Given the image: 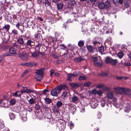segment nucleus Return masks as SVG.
Returning a JSON list of instances; mask_svg holds the SVG:
<instances>
[{"label": "nucleus", "mask_w": 131, "mask_h": 131, "mask_svg": "<svg viewBox=\"0 0 131 131\" xmlns=\"http://www.w3.org/2000/svg\"><path fill=\"white\" fill-rule=\"evenodd\" d=\"M28 102L30 104H32L35 103V100L33 98H32L28 100Z\"/></svg>", "instance_id": "35"}, {"label": "nucleus", "mask_w": 131, "mask_h": 131, "mask_svg": "<svg viewBox=\"0 0 131 131\" xmlns=\"http://www.w3.org/2000/svg\"><path fill=\"white\" fill-rule=\"evenodd\" d=\"M46 103L47 104L51 102V100L48 98H46L45 99Z\"/></svg>", "instance_id": "44"}, {"label": "nucleus", "mask_w": 131, "mask_h": 131, "mask_svg": "<svg viewBox=\"0 0 131 131\" xmlns=\"http://www.w3.org/2000/svg\"><path fill=\"white\" fill-rule=\"evenodd\" d=\"M60 47L61 49H64L65 48V47L63 46V45H60Z\"/></svg>", "instance_id": "64"}, {"label": "nucleus", "mask_w": 131, "mask_h": 131, "mask_svg": "<svg viewBox=\"0 0 131 131\" xmlns=\"http://www.w3.org/2000/svg\"><path fill=\"white\" fill-rule=\"evenodd\" d=\"M31 56L34 58H38L39 56V52H31Z\"/></svg>", "instance_id": "15"}, {"label": "nucleus", "mask_w": 131, "mask_h": 131, "mask_svg": "<svg viewBox=\"0 0 131 131\" xmlns=\"http://www.w3.org/2000/svg\"><path fill=\"white\" fill-rule=\"evenodd\" d=\"M73 77L71 74H69L68 75L67 80L69 81H72Z\"/></svg>", "instance_id": "33"}, {"label": "nucleus", "mask_w": 131, "mask_h": 131, "mask_svg": "<svg viewBox=\"0 0 131 131\" xmlns=\"http://www.w3.org/2000/svg\"><path fill=\"white\" fill-rule=\"evenodd\" d=\"M37 64L36 63H35L34 62H31L29 63H26L25 65L26 66L32 67L33 66H36Z\"/></svg>", "instance_id": "13"}, {"label": "nucleus", "mask_w": 131, "mask_h": 131, "mask_svg": "<svg viewBox=\"0 0 131 131\" xmlns=\"http://www.w3.org/2000/svg\"><path fill=\"white\" fill-rule=\"evenodd\" d=\"M105 61L106 63H110L113 65H115L117 63L116 59H113L112 58L109 57H107L106 58Z\"/></svg>", "instance_id": "3"}, {"label": "nucleus", "mask_w": 131, "mask_h": 131, "mask_svg": "<svg viewBox=\"0 0 131 131\" xmlns=\"http://www.w3.org/2000/svg\"><path fill=\"white\" fill-rule=\"evenodd\" d=\"M9 52L11 54H13L15 56L17 55L16 53V49L14 47H11L9 49Z\"/></svg>", "instance_id": "11"}, {"label": "nucleus", "mask_w": 131, "mask_h": 131, "mask_svg": "<svg viewBox=\"0 0 131 131\" xmlns=\"http://www.w3.org/2000/svg\"><path fill=\"white\" fill-rule=\"evenodd\" d=\"M22 35L18 37L17 39V41L18 43L21 45H23L24 44V41L23 39L22 38Z\"/></svg>", "instance_id": "14"}, {"label": "nucleus", "mask_w": 131, "mask_h": 131, "mask_svg": "<svg viewBox=\"0 0 131 131\" xmlns=\"http://www.w3.org/2000/svg\"><path fill=\"white\" fill-rule=\"evenodd\" d=\"M9 55V54L7 52L6 53H5L2 55V56L3 57H5L6 56H8Z\"/></svg>", "instance_id": "58"}, {"label": "nucleus", "mask_w": 131, "mask_h": 131, "mask_svg": "<svg viewBox=\"0 0 131 131\" xmlns=\"http://www.w3.org/2000/svg\"><path fill=\"white\" fill-rule=\"evenodd\" d=\"M126 47V46L125 45L123 44V45H122L121 46V48L122 49H125V48Z\"/></svg>", "instance_id": "62"}, {"label": "nucleus", "mask_w": 131, "mask_h": 131, "mask_svg": "<svg viewBox=\"0 0 131 131\" xmlns=\"http://www.w3.org/2000/svg\"><path fill=\"white\" fill-rule=\"evenodd\" d=\"M114 89L118 92L123 93L124 88L122 87H117L114 88Z\"/></svg>", "instance_id": "12"}, {"label": "nucleus", "mask_w": 131, "mask_h": 131, "mask_svg": "<svg viewBox=\"0 0 131 131\" xmlns=\"http://www.w3.org/2000/svg\"><path fill=\"white\" fill-rule=\"evenodd\" d=\"M5 126L4 121L0 119V129L4 128Z\"/></svg>", "instance_id": "20"}, {"label": "nucleus", "mask_w": 131, "mask_h": 131, "mask_svg": "<svg viewBox=\"0 0 131 131\" xmlns=\"http://www.w3.org/2000/svg\"><path fill=\"white\" fill-rule=\"evenodd\" d=\"M112 39L110 37H108L107 38V39L106 40V41L107 42L110 41L111 42H112L111 40Z\"/></svg>", "instance_id": "55"}, {"label": "nucleus", "mask_w": 131, "mask_h": 131, "mask_svg": "<svg viewBox=\"0 0 131 131\" xmlns=\"http://www.w3.org/2000/svg\"><path fill=\"white\" fill-rule=\"evenodd\" d=\"M87 77L86 76H80L78 78L80 80H85L86 79Z\"/></svg>", "instance_id": "38"}, {"label": "nucleus", "mask_w": 131, "mask_h": 131, "mask_svg": "<svg viewBox=\"0 0 131 131\" xmlns=\"http://www.w3.org/2000/svg\"><path fill=\"white\" fill-rule=\"evenodd\" d=\"M97 116H98V117H97L99 119L101 118V114L100 113H98V114H97Z\"/></svg>", "instance_id": "60"}, {"label": "nucleus", "mask_w": 131, "mask_h": 131, "mask_svg": "<svg viewBox=\"0 0 131 131\" xmlns=\"http://www.w3.org/2000/svg\"><path fill=\"white\" fill-rule=\"evenodd\" d=\"M72 22H73V20H71V19H69L66 22V23H67V24H69L70 23H72Z\"/></svg>", "instance_id": "57"}, {"label": "nucleus", "mask_w": 131, "mask_h": 131, "mask_svg": "<svg viewBox=\"0 0 131 131\" xmlns=\"http://www.w3.org/2000/svg\"><path fill=\"white\" fill-rule=\"evenodd\" d=\"M131 109V107L130 106H129L125 108V111L127 112H128Z\"/></svg>", "instance_id": "42"}, {"label": "nucleus", "mask_w": 131, "mask_h": 131, "mask_svg": "<svg viewBox=\"0 0 131 131\" xmlns=\"http://www.w3.org/2000/svg\"><path fill=\"white\" fill-rule=\"evenodd\" d=\"M83 60V59H82L81 57H79L75 58L74 59V61L75 62H81Z\"/></svg>", "instance_id": "27"}, {"label": "nucleus", "mask_w": 131, "mask_h": 131, "mask_svg": "<svg viewBox=\"0 0 131 131\" xmlns=\"http://www.w3.org/2000/svg\"><path fill=\"white\" fill-rule=\"evenodd\" d=\"M98 6L100 9H103L105 8V5L103 2H100L98 5Z\"/></svg>", "instance_id": "19"}, {"label": "nucleus", "mask_w": 131, "mask_h": 131, "mask_svg": "<svg viewBox=\"0 0 131 131\" xmlns=\"http://www.w3.org/2000/svg\"><path fill=\"white\" fill-rule=\"evenodd\" d=\"M18 57L23 60L27 59L28 56L26 53H19L18 54Z\"/></svg>", "instance_id": "6"}, {"label": "nucleus", "mask_w": 131, "mask_h": 131, "mask_svg": "<svg viewBox=\"0 0 131 131\" xmlns=\"http://www.w3.org/2000/svg\"><path fill=\"white\" fill-rule=\"evenodd\" d=\"M103 87L104 85L103 84H99L96 86L97 88H102Z\"/></svg>", "instance_id": "52"}, {"label": "nucleus", "mask_w": 131, "mask_h": 131, "mask_svg": "<svg viewBox=\"0 0 131 131\" xmlns=\"http://www.w3.org/2000/svg\"><path fill=\"white\" fill-rule=\"evenodd\" d=\"M54 73V71L53 70H51L50 71V75L51 77L52 76V74H53Z\"/></svg>", "instance_id": "56"}, {"label": "nucleus", "mask_w": 131, "mask_h": 131, "mask_svg": "<svg viewBox=\"0 0 131 131\" xmlns=\"http://www.w3.org/2000/svg\"><path fill=\"white\" fill-rule=\"evenodd\" d=\"M97 91L96 89H93L92 91V93L94 95H96L97 94Z\"/></svg>", "instance_id": "51"}, {"label": "nucleus", "mask_w": 131, "mask_h": 131, "mask_svg": "<svg viewBox=\"0 0 131 131\" xmlns=\"http://www.w3.org/2000/svg\"><path fill=\"white\" fill-rule=\"evenodd\" d=\"M58 89L60 91L62 89L65 90H67L68 89V87L64 84H61L59 86H57Z\"/></svg>", "instance_id": "7"}, {"label": "nucleus", "mask_w": 131, "mask_h": 131, "mask_svg": "<svg viewBox=\"0 0 131 131\" xmlns=\"http://www.w3.org/2000/svg\"><path fill=\"white\" fill-rule=\"evenodd\" d=\"M10 104L11 105H13L15 104L16 102L15 100L14 99H11L10 101Z\"/></svg>", "instance_id": "37"}, {"label": "nucleus", "mask_w": 131, "mask_h": 131, "mask_svg": "<svg viewBox=\"0 0 131 131\" xmlns=\"http://www.w3.org/2000/svg\"><path fill=\"white\" fill-rule=\"evenodd\" d=\"M124 55L122 51H121L118 53L117 54V56L120 58H122Z\"/></svg>", "instance_id": "31"}, {"label": "nucleus", "mask_w": 131, "mask_h": 131, "mask_svg": "<svg viewBox=\"0 0 131 131\" xmlns=\"http://www.w3.org/2000/svg\"><path fill=\"white\" fill-rule=\"evenodd\" d=\"M54 75L58 77L59 76V74L58 73L56 72L54 73Z\"/></svg>", "instance_id": "63"}, {"label": "nucleus", "mask_w": 131, "mask_h": 131, "mask_svg": "<svg viewBox=\"0 0 131 131\" xmlns=\"http://www.w3.org/2000/svg\"><path fill=\"white\" fill-rule=\"evenodd\" d=\"M72 16L74 17L75 18H77L78 16V15L77 13H72L71 14Z\"/></svg>", "instance_id": "49"}, {"label": "nucleus", "mask_w": 131, "mask_h": 131, "mask_svg": "<svg viewBox=\"0 0 131 131\" xmlns=\"http://www.w3.org/2000/svg\"><path fill=\"white\" fill-rule=\"evenodd\" d=\"M84 40H80L78 42V46L79 47H82L84 45Z\"/></svg>", "instance_id": "24"}, {"label": "nucleus", "mask_w": 131, "mask_h": 131, "mask_svg": "<svg viewBox=\"0 0 131 131\" xmlns=\"http://www.w3.org/2000/svg\"><path fill=\"white\" fill-rule=\"evenodd\" d=\"M104 4L105 5V7H106L107 8H108L111 6L110 4L108 1L105 2Z\"/></svg>", "instance_id": "29"}, {"label": "nucleus", "mask_w": 131, "mask_h": 131, "mask_svg": "<svg viewBox=\"0 0 131 131\" xmlns=\"http://www.w3.org/2000/svg\"><path fill=\"white\" fill-rule=\"evenodd\" d=\"M130 91V89H129L124 88L123 93L126 95H129L130 94L129 92Z\"/></svg>", "instance_id": "16"}, {"label": "nucleus", "mask_w": 131, "mask_h": 131, "mask_svg": "<svg viewBox=\"0 0 131 131\" xmlns=\"http://www.w3.org/2000/svg\"><path fill=\"white\" fill-rule=\"evenodd\" d=\"M103 93V92L101 90H99L97 91V94L98 95L100 96Z\"/></svg>", "instance_id": "50"}, {"label": "nucleus", "mask_w": 131, "mask_h": 131, "mask_svg": "<svg viewBox=\"0 0 131 131\" xmlns=\"http://www.w3.org/2000/svg\"><path fill=\"white\" fill-rule=\"evenodd\" d=\"M69 84L72 88H77L79 86L78 84L75 83H70Z\"/></svg>", "instance_id": "21"}, {"label": "nucleus", "mask_w": 131, "mask_h": 131, "mask_svg": "<svg viewBox=\"0 0 131 131\" xmlns=\"http://www.w3.org/2000/svg\"><path fill=\"white\" fill-rule=\"evenodd\" d=\"M78 76L81 74V72L80 71H76Z\"/></svg>", "instance_id": "61"}, {"label": "nucleus", "mask_w": 131, "mask_h": 131, "mask_svg": "<svg viewBox=\"0 0 131 131\" xmlns=\"http://www.w3.org/2000/svg\"><path fill=\"white\" fill-rule=\"evenodd\" d=\"M13 96L18 97L20 96L21 95V93H20V91H16L15 93H13Z\"/></svg>", "instance_id": "17"}, {"label": "nucleus", "mask_w": 131, "mask_h": 131, "mask_svg": "<svg viewBox=\"0 0 131 131\" xmlns=\"http://www.w3.org/2000/svg\"><path fill=\"white\" fill-rule=\"evenodd\" d=\"M10 119L13 120L15 118V115L13 113H10L9 114Z\"/></svg>", "instance_id": "34"}, {"label": "nucleus", "mask_w": 131, "mask_h": 131, "mask_svg": "<svg viewBox=\"0 0 131 131\" xmlns=\"http://www.w3.org/2000/svg\"><path fill=\"white\" fill-rule=\"evenodd\" d=\"M10 26L9 25H5L3 27L4 29H5L6 30L8 31L10 28Z\"/></svg>", "instance_id": "39"}, {"label": "nucleus", "mask_w": 131, "mask_h": 131, "mask_svg": "<svg viewBox=\"0 0 131 131\" xmlns=\"http://www.w3.org/2000/svg\"><path fill=\"white\" fill-rule=\"evenodd\" d=\"M107 96L108 98L110 99H112L113 97V95L112 92H110L107 93Z\"/></svg>", "instance_id": "23"}, {"label": "nucleus", "mask_w": 131, "mask_h": 131, "mask_svg": "<svg viewBox=\"0 0 131 131\" xmlns=\"http://www.w3.org/2000/svg\"><path fill=\"white\" fill-rule=\"evenodd\" d=\"M42 3L43 4H44L45 6L46 7H47L50 5V4L49 2L47 0H44Z\"/></svg>", "instance_id": "28"}, {"label": "nucleus", "mask_w": 131, "mask_h": 131, "mask_svg": "<svg viewBox=\"0 0 131 131\" xmlns=\"http://www.w3.org/2000/svg\"><path fill=\"white\" fill-rule=\"evenodd\" d=\"M22 25V23H21L18 22L16 25V26L19 30H20V29H19V27L20 26H21Z\"/></svg>", "instance_id": "43"}, {"label": "nucleus", "mask_w": 131, "mask_h": 131, "mask_svg": "<svg viewBox=\"0 0 131 131\" xmlns=\"http://www.w3.org/2000/svg\"><path fill=\"white\" fill-rule=\"evenodd\" d=\"M93 42L94 44V46L95 47L98 46L100 45V43L98 41H97L94 40L93 41Z\"/></svg>", "instance_id": "26"}, {"label": "nucleus", "mask_w": 131, "mask_h": 131, "mask_svg": "<svg viewBox=\"0 0 131 131\" xmlns=\"http://www.w3.org/2000/svg\"><path fill=\"white\" fill-rule=\"evenodd\" d=\"M33 41H32L31 39L28 40L26 43L27 45L31 46V43Z\"/></svg>", "instance_id": "45"}, {"label": "nucleus", "mask_w": 131, "mask_h": 131, "mask_svg": "<svg viewBox=\"0 0 131 131\" xmlns=\"http://www.w3.org/2000/svg\"><path fill=\"white\" fill-rule=\"evenodd\" d=\"M92 60L94 62H97V58L96 57H93L92 59Z\"/></svg>", "instance_id": "53"}, {"label": "nucleus", "mask_w": 131, "mask_h": 131, "mask_svg": "<svg viewBox=\"0 0 131 131\" xmlns=\"http://www.w3.org/2000/svg\"><path fill=\"white\" fill-rule=\"evenodd\" d=\"M43 69H40L37 70L35 72L36 74L35 76L36 79L37 81H40L43 78Z\"/></svg>", "instance_id": "1"}, {"label": "nucleus", "mask_w": 131, "mask_h": 131, "mask_svg": "<svg viewBox=\"0 0 131 131\" xmlns=\"http://www.w3.org/2000/svg\"><path fill=\"white\" fill-rule=\"evenodd\" d=\"M67 92L66 91H64L62 93V96L64 97H65L67 96Z\"/></svg>", "instance_id": "47"}, {"label": "nucleus", "mask_w": 131, "mask_h": 131, "mask_svg": "<svg viewBox=\"0 0 131 131\" xmlns=\"http://www.w3.org/2000/svg\"><path fill=\"white\" fill-rule=\"evenodd\" d=\"M20 93L21 94L22 93H31L33 92V90H29L28 89H26V90L24 89H23L20 90Z\"/></svg>", "instance_id": "10"}, {"label": "nucleus", "mask_w": 131, "mask_h": 131, "mask_svg": "<svg viewBox=\"0 0 131 131\" xmlns=\"http://www.w3.org/2000/svg\"><path fill=\"white\" fill-rule=\"evenodd\" d=\"M71 74L73 77H78L76 72H74L73 73Z\"/></svg>", "instance_id": "54"}, {"label": "nucleus", "mask_w": 131, "mask_h": 131, "mask_svg": "<svg viewBox=\"0 0 131 131\" xmlns=\"http://www.w3.org/2000/svg\"><path fill=\"white\" fill-rule=\"evenodd\" d=\"M124 5L126 8L128 7L130 5V4L127 1H125L124 2Z\"/></svg>", "instance_id": "32"}, {"label": "nucleus", "mask_w": 131, "mask_h": 131, "mask_svg": "<svg viewBox=\"0 0 131 131\" xmlns=\"http://www.w3.org/2000/svg\"><path fill=\"white\" fill-rule=\"evenodd\" d=\"M91 107L93 108H95L98 105L97 101L96 99L92 100L90 103Z\"/></svg>", "instance_id": "5"}, {"label": "nucleus", "mask_w": 131, "mask_h": 131, "mask_svg": "<svg viewBox=\"0 0 131 131\" xmlns=\"http://www.w3.org/2000/svg\"><path fill=\"white\" fill-rule=\"evenodd\" d=\"M57 126L59 130L61 131H63L65 128L66 125L63 121L61 120L57 122Z\"/></svg>", "instance_id": "2"}, {"label": "nucleus", "mask_w": 131, "mask_h": 131, "mask_svg": "<svg viewBox=\"0 0 131 131\" xmlns=\"http://www.w3.org/2000/svg\"><path fill=\"white\" fill-rule=\"evenodd\" d=\"M71 99L73 102L75 103L78 101L79 99L78 96L74 94L73 96L71 97Z\"/></svg>", "instance_id": "8"}, {"label": "nucleus", "mask_w": 131, "mask_h": 131, "mask_svg": "<svg viewBox=\"0 0 131 131\" xmlns=\"http://www.w3.org/2000/svg\"><path fill=\"white\" fill-rule=\"evenodd\" d=\"M91 83L90 82H86L84 83V87H88L91 85Z\"/></svg>", "instance_id": "41"}, {"label": "nucleus", "mask_w": 131, "mask_h": 131, "mask_svg": "<svg viewBox=\"0 0 131 131\" xmlns=\"http://www.w3.org/2000/svg\"><path fill=\"white\" fill-rule=\"evenodd\" d=\"M63 104L61 101H58L56 103V106L58 107H61L62 105Z\"/></svg>", "instance_id": "25"}, {"label": "nucleus", "mask_w": 131, "mask_h": 131, "mask_svg": "<svg viewBox=\"0 0 131 131\" xmlns=\"http://www.w3.org/2000/svg\"><path fill=\"white\" fill-rule=\"evenodd\" d=\"M86 47L89 51L91 53H92L94 51L96 52L97 51L96 49H94L93 47L92 46H87Z\"/></svg>", "instance_id": "9"}, {"label": "nucleus", "mask_w": 131, "mask_h": 131, "mask_svg": "<svg viewBox=\"0 0 131 131\" xmlns=\"http://www.w3.org/2000/svg\"><path fill=\"white\" fill-rule=\"evenodd\" d=\"M58 89L57 86L55 88L53 89L51 92V94L53 96H57L60 92Z\"/></svg>", "instance_id": "4"}, {"label": "nucleus", "mask_w": 131, "mask_h": 131, "mask_svg": "<svg viewBox=\"0 0 131 131\" xmlns=\"http://www.w3.org/2000/svg\"><path fill=\"white\" fill-rule=\"evenodd\" d=\"M43 94L46 95L48 94L49 91L48 90L45 89L43 91Z\"/></svg>", "instance_id": "48"}, {"label": "nucleus", "mask_w": 131, "mask_h": 131, "mask_svg": "<svg viewBox=\"0 0 131 131\" xmlns=\"http://www.w3.org/2000/svg\"><path fill=\"white\" fill-rule=\"evenodd\" d=\"M101 105L102 107H104L105 105V102L103 101H102Z\"/></svg>", "instance_id": "59"}, {"label": "nucleus", "mask_w": 131, "mask_h": 131, "mask_svg": "<svg viewBox=\"0 0 131 131\" xmlns=\"http://www.w3.org/2000/svg\"><path fill=\"white\" fill-rule=\"evenodd\" d=\"M12 32L14 35H17L18 34L17 31L15 29L12 30Z\"/></svg>", "instance_id": "46"}, {"label": "nucleus", "mask_w": 131, "mask_h": 131, "mask_svg": "<svg viewBox=\"0 0 131 131\" xmlns=\"http://www.w3.org/2000/svg\"><path fill=\"white\" fill-rule=\"evenodd\" d=\"M104 50V47L103 46H100L99 48V51L100 52L102 53L103 52Z\"/></svg>", "instance_id": "40"}, {"label": "nucleus", "mask_w": 131, "mask_h": 131, "mask_svg": "<svg viewBox=\"0 0 131 131\" xmlns=\"http://www.w3.org/2000/svg\"><path fill=\"white\" fill-rule=\"evenodd\" d=\"M21 118L23 122H25L27 121V118L26 115V114H25V115H24L23 114L21 113Z\"/></svg>", "instance_id": "18"}, {"label": "nucleus", "mask_w": 131, "mask_h": 131, "mask_svg": "<svg viewBox=\"0 0 131 131\" xmlns=\"http://www.w3.org/2000/svg\"><path fill=\"white\" fill-rule=\"evenodd\" d=\"M94 64L96 66L100 67L101 66V63L100 62H99L98 61L96 62H94Z\"/></svg>", "instance_id": "36"}, {"label": "nucleus", "mask_w": 131, "mask_h": 131, "mask_svg": "<svg viewBox=\"0 0 131 131\" xmlns=\"http://www.w3.org/2000/svg\"><path fill=\"white\" fill-rule=\"evenodd\" d=\"M75 3V1L74 0H69L68 2V4L72 6H74Z\"/></svg>", "instance_id": "22"}, {"label": "nucleus", "mask_w": 131, "mask_h": 131, "mask_svg": "<svg viewBox=\"0 0 131 131\" xmlns=\"http://www.w3.org/2000/svg\"><path fill=\"white\" fill-rule=\"evenodd\" d=\"M57 8L58 9H61L63 7V5L61 3H59L57 5Z\"/></svg>", "instance_id": "30"}]
</instances>
